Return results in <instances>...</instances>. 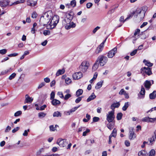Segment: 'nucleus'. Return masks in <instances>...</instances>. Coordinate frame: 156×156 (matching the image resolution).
Instances as JSON below:
<instances>
[{
    "label": "nucleus",
    "instance_id": "obj_12",
    "mask_svg": "<svg viewBox=\"0 0 156 156\" xmlns=\"http://www.w3.org/2000/svg\"><path fill=\"white\" fill-rule=\"evenodd\" d=\"M117 52V48L116 47L109 51L108 53L107 56L109 58H112Z\"/></svg>",
    "mask_w": 156,
    "mask_h": 156
},
{
    "label": "nucleus",
    "instance_id": "obj_54",
    "mask_svg": "<svg viewBox=\"0 0 156 156\" xmlns=\"http://www.w3.org/2000/svg\"><path fill=\"white\" fill-rule=\"evenodd\" d=\"M126 92L124 90V89H122L119 92V94L120 95L124 94Z\"/></svg>",
    "mask_w": 156,
    "mask_h": 156
},
{
    "label": "nucleus",
    "instance_id": "obj_4",
    "mask_svg": "<svg viewBox=\"0 0 156 156\" xmlns=\"http://www.w3.org/2000/svg\"><path fill=\"white\" fill-rule=\"evenodd\" d=\"M101 66H103L105 65L108 61V58L103 55L99 56L97 60Z\"/></svg>",
    "mask_w": 156,
    "mask_h": 156
},
{
    "label": "nucleus",
    "instance_id": "obj_10",
    "mask_svg": "<svg viewBox=\"0 0 156 156\" xmlns=\"http://www.w3.org/2000/svg\"><path fill=\"white\" fill-rule=\"evenodd\" d=\"M83 76L82 73L81 72L74 73L73 74L72 77L73 79L77 80L81 78Z\"/></svg>",
    "mask_w": 156,
    "mask_h": 156
},
{
    "label": "nucleus",
    "instance_id": "obj_57",
    "mask_svg": "<svg viewBox=\"0 0 156 156\" xmlns=\"http://www.w3.org/2000/svg\"><path fill=\"white\" fill-rule=\"evenodd\" d=\"M137 51L136 49L134 50L130 53V55L132 56L134 55L136 53Z\"/></svg>",
    "mask_w": 156,
    "mask_h": 156
},
{
    "label": "nucleus",
    "instance_id": "obj_60",
    "mask_svg": "<svg viewBox=\"0 0 156 156\" xmlns=\"http://www.w3.org/2000/svg\"><path fill=\"white\" fill-rule=\"evenodd\" d=\"M58 154H52L50 155H49L48 154H46L45 155H43L42 156H58Z\"/></svg>",
    "mask_w": 156,
    "mask_h": 156
},
{
    "label": "nucleus",
    "instance_id": "obj_55",
    "mask_svg": "<svg viewBox=\"0 0 156 156\" xmlns=\"http://www.w3.org/2000/svg\"><path fill=\"white\" fill-rule=\"evenodd\" d=\"M59 96V97L62 98H64V96L62 92H58L57 94Z\"/></svg>",
    "mask_w": 156,
    "mask_h": 156
},
{
    "label": "nucleus",
    "instance_id": "obj_58",
    "mask_svg": "<svg viewBox=\"0 0 156 156\" xmlns=\"http://www.w3.org/2000/svg\"><path fill=\"white\" fill-rule=\"evenodd\" d=\"M100 28V27H98V26H97V27H95L93 30V32L94 34H95L96 32V31L98 30H99V29Z\"/></svg>",
    "mask_w": 156,
    "mask_h": 156
},
{
    "label": "nucleus",
    "instance_id": "obj_39",
    "mask_svg": "<svg viewBox=\"0 0 156 156\" xmlns=\"http://www.w3.org/2000/svg\"><path fill=\"white\" fill-rule=\"evenodd\" d=\"M46 115V114L43 112L38 113V117L40 118H44Z\"/></svg>",
    "mask_w": 156,
    "mask_h": 156
},
{
    "label": "nucleus",
    "instance_id": "obj_56",
    "mask_svg": "<svg viewBox=\"0 0 156 156\" xmlns=\"http://www.w3.org/2000/svg\"><path fill=\"white\" fill-rule=\"evenodd\" d=\"M93 5L92 3L90 2L88 3L86 5L88 9L90 8Z\"/></svg>",
    "mask_w": 156,
    "mask_h": 156
},
{
    "label": "nucleus",
    "instance_id": "obj_28",
    "mask_svg": "<svg viewBox=\"0 0 156 156\" xmlns=\"http://www.w3.org/2000/svg\"><path fill=\"white\" fill-rule=\"evenodd\" d=\"M117 134V130L115 128H114L112 131V133L109 136L112 137H115Z\"/></svg>",
    "mask_w": 156,
    "mask_h": 156
},
{
    "label": "nucleus",
    "instance_id": "obj_14",
    "mask_svg": "<svg viewBox=\"0 0 156 156\" xmlns=\"http://www.w3.org/2000/svg\"><path fill=\"white\" fill-rule=\"evenodd\" d=\"M25 99L24 102L25 104L26 103L30 104L32 103L33 100V98L32 97H30L29 95L27 94L25 95Z\"/></svg>",
    "mask_w": 156,
    "mask_h": 156
},
{
    "label": "nucleus",
    "instance_id": "obj_43",
    "mask_svg": "<svg viewBox=\"0 0 156 156\" xmlns=\"http://www.w3.org/2000/svg\"><path fill=\"white\" fill-rule=\"evenodd\" d=\"M83 98V96H81V97H79L78 98H77V99H76V100H75V102L76 103H79V102H80L81 101L82 98Z\"/></svg>",
    "mask_w": 156,
    "mask_h": 156
},
{
    "label": "nucleus",
    "instance_id": "obj_18",
    "mask_svg": "<svg viewBox=\"0 0 156 156\" xmlns=\"http://www.w3.org/2000/svg\"><path fill=\"white\" fill-rule=\"evenodd\" d=\"M51 103L53 105L56 106L59 105L61 103V102L58 100L54 99L51 100Z\"/></svg>",
    "mask_w": 156,
    "mask_h": 156
},
{
    "label": "nucleus",
    "instance_id": "obj_64",
    "mask_svg": "<svg viewBox=\"0 0 156 156\" xmlns=\"http://www.w3.org/2000/svg\"><path fill=\"white\" fill-rule=\"evenodd\" d=\"M20 129V128L18 127H17L13 129L12 130V132L14 133Z\"/></svg>",
    "mask_w": 156,
    "mask_h": 156
},
{
    "label": "nucleus",
    "instance_id": "obj_37",
    "mask_svg": "<svg viewBox=\"0 0 156 156\" xmlns=\"http://www.w3.org/2000/svg\"><path fill=\"white\" fill-rule=\"evenodd\" d=\"M87 143L88 145H91L92 144L94 143V140H87Z\"/></svg>",
    "mask_w": 156,
    "mask_h": 156
},
{
    "label": "nucleus",
    "instance_id": "obj_32",
    "mask_svg": "<svg viewBox=\"0 0 156 156\" xmlns=\"http://www.w3.org/2000/svg\"><path fill=\"white\" fill-rule=\"evenodd\" d=\"M143 62L144 63L145 65L147 66L148 67H151L153 66V64L150 62H148L147 61L144 59L143 61Z\"/></svg>",
    "mask_w": 156,
    "mask_h": 156
},
{
    "label": "nucleus",
    "instance_id": "obj_2",
    "mask_svg": "<svg viewBox=\"0 0 156 156\" xmlns=\"http://www.w3.org/2000/svg\"><path fill=\"white\" fill-rule=\"evenodd\" d=\"M145 12L141 8H138L135 11L133 12L130 14L128 16L127 18L124 20L123 22L132 18L135 14L137 17L140 18V20H142L145 16Z\"/></svg>",
    "mask_w": 156,
    "mask_h": 156
},
{
    "label": "nucleus",
    "instance_id": "obj_36",
    "mask_svg": "<svg viewBox=\"0 0 156 156\" xmlns=\"http://www.w3.org/2000/svg\"><path fill=\"white\" fill-rule=\"evenodd\" d=\"M122 116V113L120 112L117 114L116 118L117 120H119L121 119Z\"/></svg>",
    "mask_w": 156,
    "mask_h": 156
},
{
    "label": "nucleus",
    "instance_id": "obj_15",
    "mask_svg": "<svg viewBox=\"0 0 156 156\" xmlns=\"http://www.w3.org/2000/svg\"><path fill=\"white\" fill-rule=\"evenodd\" d=\"M72 17L68 18V17L65 18L62 21V24L63 26L67 25L69 24L72 20Z\"/></svg>",
    "mask_w": 156,
    "mask_h": 156
},
{
    "label": "nucleus",
    "instance_id": "obj_23",
    "mask_svg": "<svg viewBox=\"0 0 156 156\" xmlns=\"http://www.w3.org/2000/svg\"><path fill=\"white\" fill-rule=\"evenodd\" d=\"M103 47V46H101V45H100L97 47L95 51V53L97 54H98V53L101 52L102 51Z\"/></svg>",
    "mask_w": 156,
    "mask_h": 156
},
{
    "label": "nucleus",
    "instance_id": "obj_26",
    "mask_svg": "<svg viewBox=\"0 0 156 156\" xmlns=\"http://www.w3.org/2000/svg\"><path fill=\"white\" fill-rule=\"evenodd\" d=\"M99 63L98 61L96 60L95 63L94 64V66L92 67V70L93 71H95L98 68Z\"/></svg>",
    "mask_w": 156,
    "mask_h": 156
},
{
    "label": "nucleus",
    "instance_id": "obj_31",
    "mask_svg": "<svg viewBox=\"0 0 156 156\" xmlns=\"http://www.w3.org/2000/svg\"><path fill=\"white\" fill-rule=\"evenodd\" d=\"M102 83H103L102 81H100L98 82L97 83V84L95 87V88L96 89H99L100 88H101L102 87Z\"/></svg>",
    "mask_w": 156,
    "mask_h": 156
},
{
    "label": "nucleus",
    "instance_id": "obj_24",
    "mask_svg": "<svg viewBox=\"0 0 156 156\" xmlns=\"http://www.w3.org/2000/svg\"><path fill=\"white\" fill-rule=\"evenodd\" d=\"M96 97L94 93H93L91 94L89 97V98L87 99V101L89 102L92 100H93Z\"/></svg>",
    "mask_w": 156,
    "mask_h": 156
},
{
    "label": "nucleus",
    "instance_id": "obj_7",
    "mask_svg": "<svg viewBox=\"0 0 156 156\" xmlns=\"http://www.w3.org/2000/svg\"><path fill=\"white\" fill-rule=\"evenodd\" d=\"M68 143V141L66 139H62L61 138L58 139L56 143L58 144L61 147H64L66 146Z\"/></svg>",
    "mask_w": 156,
    "mask_h": 156
},
{
    "label": "nucleus",
    "instance_id": "obj_8",
    "mask_svg": "<svg viewBox=\"0 0 156 156\" xmlns=\"http://www.w3.org/2000/svg\"><path fill=\"white\" fill-rule=\"evenodd\" d=\"M147 116L148 115V116L143 118L142 119V121L144 122L153 123L156 121V118H151L149 117L150 115L149 114H148V115L147 114Z\"/></svg>",
    "mask_w": 156,
    "mask_h": 156
},
{
    "label": "nucleus",
    "instance_id": "obj_50",
    "mask_svg": "<svg viewBox=\"0 0 156 156\" xmlns=\"http://www.w3.org/2000/svg\"><path fill=\"white\" fill-rule=\"evenodd\" d=\"M45 85V83L44 82H42V83H41L40 84L38 87V89H40L42 87H43V86H44Z\"/></svg>",
    "mask_w": 156,
    "mask_h": 156
},
{
    "label": "nucleus",
    "instance_id": "obj_13",
    "mask_svg": "<svg viewBox=\"0 0 156 156\" xmlns=\"http://www.w3.org/2000/svg\"><path fill=\"white\" fill-rule=\"evenodd\" d=\"M145 90L144 88L142 87L140 94H138V98L139 99H143L144 97Z\"/></svg>",
    "mask_w": 156,
    "mask_h": 156
},
{
    "label": "nucleus",
    "instance_id": "obj_5",
    "mask_svg": "<svg viewBox=\"0 0 156 156\" xmlns=\"http://www.w3.org/2000/svg\"><path fill=\"white\" fill-rule=\"evenodd\" d=\"M89 66V63L86 61H84L81 63L79 66V69L82 72H86Z\"/></svg>",
    "mask_w": 156,
    "mask_h": 156
},
{
    "label": "nucleus",
    "instance_id": "obj_51",
    "mask_svg": "<svg viewBox=\"0 0 156 156\" xmlns=\"http://www.w3.org/2000/svg\"><path fill=\"white\" fill-rule=\"evenodd\" d=\"M7 52V50L6 49H2L0 50V54L3 55L5 54Z\"/></svg>",
    "mask_w": 156,
    "mask_h": 156
},
{
    "label": "nucleus",
    "instance_id": "obj_59",
    "mask_svg": "<svg viewBox=\"0 0 156 156\" xmlns=\"http://www.w3.org/2000/svg\"><path fill=\"white\" fill-rule=\"evenodd\" d=\"M37 16V13L35 12H33L32 15L31 17L33 18H35Z\"/></svg>",
    "mask_w": 156,
    "mask_h": 156
},
{
    "label": "nucleus",
    "instance_id": "obj_53",
    "mask_svg": "<svg viewBox=\"0 0 156 156\" xmlns=\"http://www.w3.org/2000/svg\"><path fill=\"white\" fill-rule=\"evenodd\" d=\"M99 119V118L98 117H94L93 119V122H98Z\"/></svg>",
    "mask_w": 156,
    "mask_h": 156
},
{
    "label": "nucleus",
    "instance_id": "obj_19",
    "mask_svg": "<svg viewBox=\"0 0 156 156\" xmlns=\"http://www.w3.org/2000/svg\"><path fill=\"white\" fill-rule=\"evenodd\" d=\"M9 1L7 0H3L0 1V6L2 7L7 6L9 4Z\"/></svg>",
    "mask_w": 156,
    "mask_h": 156
},
{
    "label": "nucleus",
    "instance_id": "obj_62",
    "mask_svg": "<svg viewBox=\"0 0 156 156\" xmlns=\"http://www.w3.org/2000/svg\"><path fill=\"white\" fill-rule=\"evenodd\" d=\"M125 144L126 146L127 147H129L130 146V143L129 141L126 140L125 142Z\"/></svg>",
    "mask_w": 156,
    "mask_h": 156
},
{
    "label": "nucleus",
    "instance_id": "obj_29",
    "mask_svg": "<svg viewBox=\"0 0 156 156\" xmlns=\"http://www.w3.org/2000/svg\"><path fill=\"white\" fill-rule=\"evenodd\" d=\"M156 97V91H154L152 93L150 94L149 95L150 98L151 99H154Z\"/></svg>",
    "mask_w": 156,
    "mask_h": 156
},
{
    "label": "nucleus",
    "instance_id": "obj_27",
    "mask_svg": "<svg viewBox=\"0 0 156 156\" xmlns=\"http://www.w3.org/2000/svg\"><path fill=\"white\" fill-rule=\"evenodd\" d=\"M83 90L82 89H79L76 92V97H78L79 96L82 95L83 93Z\"/></svg>",
    "mask_w": 156,
    "mask_h": 156
},
{
    "label": "nucleus",
    "instance_id": "obj_9",
    "mask_svg": "<svg viewBox=\"0 0 156 156\" xmlns=\"http://www.w3.org/2000/svg\"><path fill=\"white\" fill-rule=\"evenodd\" d=\"M129 139L130 140H133L136 137V135L133 131V127H130L129 128Z\"/></svg>",
    "mask_w": 156,
    "mask_h": 156
},
{
    "label": "nucleus",
    "instance_id": "obj_17",
    "mask_svg": "<svg viewBox=\"0 0 156 156\" xmlns=\"http://www.w3.org/2000/svg\"><path fill=\"white\" fill-rule=\"evenodd\" d=\"M65 28L66 30H69L71 28H74L76 27V24L73 22H71L69 24H68L67 25H66Z\"/></svg>",
    "mask_w": 156,
    "mask_h": 156
},
{
    "label": "nucleus",
    "instance_id": "obj_20",
    "mask_svg": "<svg viewBox=\"0 0 156 156\" xmlns=\"http://www.w3.org/2000/svg\"><path fill=\"white\" fill-rule=\"evenodd\" d=\"M27 4L28 5L30 6H34L36 5L37 2L32 0H28L27 1Z\"/></svg>",
    "mask_w": 156,
    "mask_h": 156
},
{
    "label": "nucleus",
    "instance_id": "obj_22",
    "mask_svg": "<svg viewBox=\"0 0 156 156\" xmlns=\"http://www.w3.org/2000/svg\"><path fill=\"white\" fill-rule=\"evenodd\" d=\"M144 85L145 88L149 89L151 86V83L150 81L147 80L144 83Z\"/></svg>",
    "mask_w": 156,
    "mask_h": 156
},
{
    "label": "nucleus",
    "instance_id": "obj_40",
    "mask_svg": "<svg viewBox=\"0 0 156 156\" xmlns=\"http://www.w3.org/2000/svg\"><path fill=\"white\" fill-rule=\"evenodd\" d=\"M71 96V94H67L64 97V99L65 100H67Z\"/></svg>",
    "mask_w": 156,
    "mask_h": 156
},
{
    "label": "nucleus",
    "instance_id": "obj_48",
    "mask_svg": "<svg viewBox=\"0 0 156 156\" xmlns=\"http://www.w3.org/2000/svg\"><path fill=\"white\" fill-rule=\"evenodd\" d=\"M22 112L20 111L16 112L14 114V116L16 117L22 114Z\"/></svg>",
    "mask_w": 156,
    "mask_h": 156
},
{
    "label": "nucleus",
    "instance_id": "obj_3",
    "mask_svg": "<svg viewBox=\"0 0 156 156\" xmlns=\"http://www.w3.org/2000/svg\"><path fill=\"white\" fill-rule=\"evenodd\" d=\"M59 20V17L57 15H55L52 17L49 24L47 26L48 29H52L54 28L57 25Z\"/></svg>",
    "mask_w": 156,
    "mask_h": 156
},
{
    "label": "nucleus",
    "instance_id": "obj_61",
    "mask_svg": "<svg viewBox=\"0 0 156 156\" xmlns=\"http://www.w3.org/2000/svg\"><path fill=\"white\" fill-rule=\"evenodd\" d=\"M50 129L51 131H54L55 130V127L53 125H51L49 126Z\"/></svg>",
    "mask_w": 156,
    "mask_h": 156
},
{
    "label": "nucleus",
    "instance_id": "obj_42",
    "mask_svg": "<svg viewBox=\"0 0 156 156\" xmlns=\"http://www.w3.org/2000/svg\"><path fill=\"white\" fill-rule=\"evenodd\" d=\"M80 105H79L78 106H77V107H74L72 108L70 110V112H72H72H74L78 108H79L80 107Z\"/></svg>",
    "mask_w": 156,
    "mask_h": 156
},
{
    "label": "nucleus",
    "instance_id": "obj_11",
    "mask_svg": "<svg viewBox=\"0 0 156 156\" xmlns=\"http://www.w3.org/2000/svg\"><path fill=\"white\" fill-rule=\"evenodd\" d=\"M140 70L141 72L145 73L148 76H150L152 74L151 69L149 67H144L142 68Z\"/></svg>",
    "mask_w": 156,
    "mask_h": 156
},
{
    "label": "nucleus",
    "instance_id": "obj_30",
    "mask_svg": "<svg viewBox=\"0 0 156 156\" xmlns=\"http://www.w3.org/2000/svg\"><path fill=\"white\" fill-rule=\"evenodd\" d=\"M129 105L130 104L129 102H127L125 103L124 106L122 108V110L123 111H126Z\"/></svg>",
    "mask_w": 156,
    "mask_h": 156
},
{
    "label": "nucleus",
    "instance_id": "obj_25",
    "mask_svg": "<svg viewBox=\"0 0 156 156\" xmlns=\"http://www.w3.org/2000/svg\"><path fill=\"white\" fill-rule=\"evenodd\" d=\"M65 72V70L64 69H59L57 71L56 75V76H58L60 75H62Z\"/></svg>",
    "mask_w": 156,
    "mask_h": 156
},
{
    "label": "nucleus",
    "instance_id": "obj_35",
    "mask_svg": "<svg viewBox=\"0 0 156 156\" xmlns=\"http://www.w3.org/2000/svg\"><path fill=\"white\" fill-rule=\"evenodd\" d=\"M146 152L144 150L141 151L138 153L139 156H146Z\"/></svg>",
    "mask_w": 156,
    "mask_h": 156
},
{
    "label": "nucleus",
    "instance_id": "obj_46",
    "mask_svg": "<svg viewBox=\"0 0 156 156\" xmlns=\"http://www.w3.org/2000/svg\"><path fill=\"white\" fill-rule=\"evenodd\" d=\"M30 131L29 129H28L27 130H25L24 133L23 134V135L24 136H27L28 134V132Z\"/></svg>",
    "mask_w": 156,
    "mask_h": 156
},
{
    "label": "nucleus",
    "instance_id": "obj_33",
    "mask_svg": "<svg viewBox=\"0 0 156 156\" xmlns=\"http://www.w3.org/2000/svg\"><path fill=\"white\" fill-rule=\"evenodd\" d=\"M62 116L61 113L58 111L55 112L53 114V116L54 117H61Z\"/></svg>",
    "mask_w": 156,
    "mask_h": 156
},
{
    "label": "nucleus",
    "instance_id": "obj_44",
    "mask_svg": "<svg viewBox=\"0 0 156 156\" xmlns=\"http://www.w3.org/2000/svg\"><path fill=\"white\" fill-rule=\"evenodd\" d=\"M66 83L67 84H69L71 82V80L69 78H66L65 79Z\"/></svg>",
    "mask_w": 156,
    "mask_h": 156
},
{
    "label": "nucleus",
    "instance_id": "obj_21",
    "mask_svg": "<svg viewBox=\"0 0 156 156\" xmlns=\"http://www.w3.org/2000/svg\"><path fill=\"white\" fill-rule=\"evenodd\" d=\"M120 105V104L119 102L116 103H114L112 104L111 106V108L112 110H114L115 108H118Z\"/></svg>",
    "mask_w": 156,
    "mask_h": 156
},
{
    "label": "nucleus",
    "instance_id": "obj_16",
    "mask_svg": "<svg viewBox=\"0 0 156 156\" xmlns=\"http://www.w3.org/2000/svg\"><path fill=\"white\" fill-rule=\"evenodd\" d=\"M154 135L152 137L148 139L150 141V144H149L152 145L153 144V142L155 141L156 139V130L155 131L154 133Z\"/></svg>",
    "mask_w": 156,
    "mask_h": 156
},
{
    "label": "nucleus",
    "instance_id": "obj_38",
    "mask_svg": "<svg viewBox=\"0 0 156 156\" xmlns=\"http://www.w3.org/2000/svg\"><path fill=\"white\" fill-rule=\"evenodd\" d=\"M155 151L154 149H152L149 153V156H154Z\"/></svg>",
    "mask_w": 156,
    "mask_h": 156
},
{
    "label": "nucleus",
    "instance_id": "obj_1",
    "mask_svg": "<svg viewBox=\"0 0 156 156\" xmlns=\"http://www.w3.org/2000/svg\"><path fill=\"white\" fill-rule=\"evenodd\" d=\"M52 17V13L51 11H48L44 13L41 16L40 20L41 25L44 26L47 24L51 20Z\"/></svg>",
    "mask_w": 156,
    "mask_h": 156
},
{
    "label": "nucleus",
    "instance_id": "obj_45",
    "mask_svg": "<svg viewBox=\"0 0 156 156\" xmlns=\"http://www.w3.org/2000/svg\"><path fill=\"white\" fill-rule=\"evenodd\" d=\"M55 93L54 92L52 91L50 94V100H52L55 99Z\"/></svg>",
    "mask_w": 156,
    "mask_h": 156
},
{
    "label": "nucleus",
    "instance_id": "obj_52",
    "mask_svg": "<svg viewBox=\"0 0 156 156\" xmlns=\"http://www.w3.org/2000/svg\"><path fill=\"white\" fill-rule=\"evenodd\" d=\"M90 131V130L89 129H87L85 131L83 132V136H86L87 135V134L88 133H89Z\"/></svg>",
    "mask_w": 156,
    "mask_h": 156
},
{
    "label": "nucleus",
    "instance_id": "obj_47",
    "mask_svg": "<svg viewBox=\"0 0 156 156\" xmlns=\"http://www.w3.org/2000/svg\"><path fill=\"white\" fill-rule=\"evenodd\" d=\"M140 31V30L139 29H136L135 31V32L134 34L133 37V36H136L137 35H138V34H139Z\"/></svg>",
    "mask_w": 156,
    "mask_h": 156
},
{
    "label": "nucleus",
    "instance_id": "obj_41",
    "mask_svg": "<svg viewBox=\"0 0 156 156\" xmlns=\"http://www.w3.org/2000/svg\"><path fill=\"white\" fill-rule=\"evenodd\" d=\"M70 5L73 7H75L76 5V2L75 0L72 1L70 2Z\"/></svg>",
    "mask_w": 156,
    "mask_h": 156
},
{
    "label": "nucleus",
    "instance_id": "obj_63",
    "mask_svg": "<svg viewBox=\"0 0 156 156\" xmlns=\"http://www.w3.org/2000/svg\"><path fill=\"white\" fill-rule=\"evenodd\" d=\"M55 83V80H53L50 83V86L52 87L54 86Z\"/></svg>",
    "mask_w": 156,
    "mask_h": 156
},
{
    "label": "nucleus",
    "instance_id": "obj_34",
    "mask_svg": "<svg viewBox=\"0 0 156 156\" xmlns=\"http://www.w3.org/2000/svg\"><path fill=\"white\" fill-rule=\"evenodd\" d=\"M114 126V124L112 122H108L107 126V127L110 130L112 129Z\"/></svg>",
    "mask_w": 156,
    "mask_h": 156
},
{
    "label": "nucleus",
    "instance_id": "obj_6",
    "mask_svg": "<svg viewBox=\"0 0 156 156\" xmlns=\"http://www.w3.org/2000/svg\"><path fill=\"white\" fill-rule=\"evenodd\" d=\"M114 113V110H112L106 114V120L108 122H112L114 120L115 118Z\"/></svg>",
    "mask_w": 156,
    "mask_h": 156
},
{
    "label": "nucleus",
    "instance_id": "obj_49",
    "mask_svg": "<svg viewBox=\"0 0 156 156\" xmlns=\"http://www.w3.org/2000/svg\"><path fill=\"white\" fill-rule=\"evenodd\" d=\"M43 34L45 36L49 35L50 34V31L48 30H44L43 32Z\"/></svg>",
    "mask_w": 156,
    "mask_h": 156
}]
</instances>
